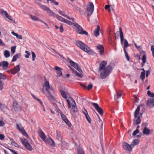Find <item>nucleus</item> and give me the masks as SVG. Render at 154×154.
Wrapping results in <instances>:
<instances>
[{
	"mask_svg": "<svg viewBox=\"0 0 154 154\" xmlns=\"http://www.w3.org/2000/svg\"><path fill=\"white\" fill-rule=\"evenodd\" d=\"M100 30V27L99 25H97V29L94 32V35L95 36L97 37L99 35V31Z\"/></svg>",
	"mask_w": 154,
	"mask_h": 154,
	"instance_id": "nucleus-19",
	"label": "nucleus"
},
{
	"mask_svg": "<svg viewBox=\"0 0 154 154\" xmlns=\"http://www.w3.org/2000/svg\"><path fill=\"white\" fill-rule=\"evenodd\" d=\"M10 140H12L11 141V143L13 145H14L15 146L17 147V145H18V144L17 143H16V142H15L13 141V140H12L11 139Z\"/></svg>",
	"mask_w": 154,
	"mask_h": 154,
	"instance_id": "nucleus-57",
	"label": "nucleus"
},
{
	"mask_svg": "<svg viewBox=\"0 0 154 154\" xmlns=\"http://www.w3.org/2000/svg\"><path fill=\"white\" fill-rule=\"evenodd\" d=\"M107 62L103 61L100 64L99 71H101L100 74V78L103 79L106 78L111 73L112 70V67L111 65H108L106 67Z\"/></svg>",
	"mask_w": 154,
	"mask_h": 154,
	"instance_id": "nucleus-1",
	"label": "nucleus"
},
{
	"mask_svg": "<svg viewBox=\"0 0 154 154\" xmlns=\"http://www.w3.org/2000/svg\"><path fill=\"white\" fill-rule=\"evenodd\" d=\"M124 52L125 53V55L126 58V59L128 61H129V58L128 56V53L126 52L125 49H124Z\"/></svg>",
	"mask_w": 154,
	"mask_h": 154,
	"instance_id": "nucleus-46",
	"label": "nucleus"
},
{
	"mask_svg": "<svg viewBox=\"0 0 154 154\" xmlns=\"http://www.w3.org/2000/svg\"><path fill=\"white\" fill-rule=\"evenodd\" d=\"M9 150H10L12 153H13V154H18V153L16 152L15 151H14V150L10 149V148L8 149Z\"/></svg>",
	"mask_w": 154,
	"mask_h": 154,
	"instance_id": "nucleus-62",
	"label": "nucleus"
},
{
	"mask_svg": "<svg viewBox=\"0 0 154 154\" xmlns=\"http://www.w3.org/2000/svg\"><path fill=\"white\" fill-rule=\"evenodd\" d=\"M25 53L26 54H25V57L26 58H28L29 57V56H30V53H29V51H26L25 52Z\"/></svg>",
	"mask_w": 154,
	"mask_h": 154,
	"instance_id": "nucleus-49",
	"label": "nucleus"
},
{
	"mask_svg": "<svg viewBox=\"0 0 154 154\" xmlns=\"http://www.w3.org/2000/svg\"><path fill=\"white\" fill-rule=\"evenodd\" d=\"M110 5H106L105 6L104 8L108 10L109 8H110Z\"/></svg>",
	"mask_w": 154,
	"mask_h": 154,
	"instance_id": "nucleus-64",
	"label": "nucleus"
},
{
	"mask_svg": "<svg viewBox=\"0 0 154 154\" xmlns=\"http://www.w3.org/2000/svg\"><path fill=\"white\" fill-rule=\"evenodd\" d=\"M35 99L37 100L39 103L41 104L42 105V103L41 101V100L39 98H35Z\"/></svg>",
	"mask_w": 154,
	"mask_h": 154,
	"instance_id": "nucleus-63",
	"label": "nucleus"
},
{
	"mask_svg": "<svg viewBox=\"0 0 154 154\" xmlns=\"http://www.w3.org/2000/svg\"><path fill=\"white\" fill-rule=\"evenodd\" d=\"M58 12L62 16H63L65 17H67V15L65 14V12H64L60 11H58Z\"/></svg>",
	"mask_w": 154,
	"mask_h": 154,
	"instance_id": "nucleus-51",
	"label": "nucleus"
},
{
	"mask_svg": "<svg viewBox=\"0 0 154 154\" xmlns=\"http://www.w3.org/2000/svg\"><path fill=\"white\" fill-rule=\"evenodd\" d=\"M129 46V44L128 43V42L126 39H124V49H125V48L128 47Z\"/></svg>",
	"mask_w": 154,
	"mask_h": 154,
	"instance_id": "nucleus-36",
	"label": "nucleus"
},
{
	"mask_svg": "<svg viewBox=\"0 0 154 154\" xmlns=\"http://www.w3.org/2000/svg\"><path fill=\"white\" fill-rule=\"evenodd\" d=\"M69 62L70 65L72 66L75 69H77L78 71L80 72V73H79L71 66H69V67L71 71H72V72L74 73V75L77 76L78 77L82 78L83 76V75H82L83 72L80 66H79L78 64L75 63L71 60H70Z\"/></svg>",
	"mask_w": 154,
	"mask_h": 154,
	"instance_id": "nucleus-2",
	"label": "nucleus"
},
{
	"mask_svg": "<svg viewBox=\"0 0 154 154\" xmlns=\"http://www.w3.org/2000/svg\"><path fill=\"white\" fill-rule=\"evenodd\" d=\"M139 142V140L137 139H135L131 143V146H134L137 145Z\"/></svg>",
	"mask_w": 154,
	"mask_h": 154,
	"instance_id": "nucleus-31",
	"label": "nucleus"
},
{
	"mask_svg": "<svg viewBox=\"0 0 154 154\" xmlns=\"http://www.w3.org/2000/svg\"><path fill=\"white\" fill-rule=\"evenodd\" d=\"M97 49L99 50L100 54L102 55L104 54V48L103 46L102 45H98L97 46Z\"/></svg>",
	"mask_w": 154,
	"mask_h": 154,
	"instance_id": "nucleus-16",
	"label": "nucleus"
},
{
	"mask_svg": "<svg viewBox=\"0 0 154 154\" xmlns=\"http://www.w3.org/2000/svg\"><path fill=\"white\" fill-rule=\"evenodd\" d=\"M20 70V66L18 65L16 66L13 69L8 70V72L9 73H11V74H15Z\"/></svg>",
	"mask_w": 154,
	"mask_h": 154,
	"instance_id": "nucleus-11",
	"label": "nucleus"
},
{
	"mask_svg": "<svg viewBox=\"0 0 154 154\" xmlns=\"http://www.w3.org/2000/svg\"><path fill=\"white\" fill-rule=\"evenodd\" d=\"M11 34L14 35L16 36V37L18 39H22L23 38L22 35H19L18 34L15 33L14 31H12L11 32Z\"/></svg>",
	"mask_w": 154,
	"mask_h": 154,
	"instance_id": "nucleus-32",
	"label": "nucleus"
},
{
	"mask_svg": "<svg viewBox=\"0 0 154 154\" xmlns=\"http://www.w3.org/2000/svg\"><path fill=\"white\" fill-rule=\"evenodd\" d=\"M60 112H61L60 111ZM60 115L61 116L62 119L63 120V121L68 125L69 127H70L71 125V124L70 122L66 118V116L62 112H60Z\"/></svg>",
	"mask_w": 154,
	"mask_h": 154,
	"instance_id": "nucleus-13",
	"label": "nucleus"
},
{
	"mask_svg": "<svg viewBox=\"0 0 154 154\" xmlns=\"http://www.w3.org/2000/svg\"><path fill=\"white\" fill-rule=\"evenodd\" d=\"M147 94L149 97H154V93L151 92L150 91H147Z\"/></svg>",
	"mask_w": 154,
	"mask_h": 154,
	"instance_id": "nucleus-41",
	"label": "nucleus"
},
{
	"mask_svg": "<svg viewBox=\"0 0 154 154\" xmlns=\"http://www.w3.org/2000/svg\"><path fill=\"white\" fill-rule=\"evenodd\" d=\"M139 132V130H136L134 131L132 134V135L133 136L137 134Z\"/></svg>",
	"mask_w": 154,
	"mask_h": 154,
	"instance_id": "nucleus-55",
	"label": "nucleus"
},
{
	"mask_svg": "<svg viewBox=\"0 0 154 154\" xmlns=\"http://www.w3.org/2000/svg\"><path fill=\"white\" fill-rule=\"evenodd\" d=\"M22 134L24 135L26 137H27V138H29V135L27 134V133L25 131H23V133H22Z\"/></svg>",
	"mask_w": 154,
	"mask_h": 154,
	"instance_id": "nucleus-56",
	"label": "nucleus"
},
{
	"mask_svg": "<svg viewBox=\"0 0 154 154\" xmlns=\"http://www.w3.org/2000/svg\"><path fill=\"white\" fill-rule=\"evenodd\" d=\"M77 152V154H85L83 149L81 147L78 148Z\"/></svg>",
	"mask_w": 154,
	"mask_h": 154,
	"instance_id": "nucleus-30",
	"label": "nucleus"
},
{
	"mask_svg": "<svg viewBox=\"0 0 154 154\" xmlns=\"http://www.w3.org/2000/svg\"><path fill=\"white\" fill-rule=\"evenodd\" d=\"M57 138L59 140L61 139V135L60 133V132H59L57 131Z\"/></svg>",
	"mask_w": 154,
	"mask_h": 154,
	"instance_id": "nucleus-43",
	"label": "nucleus"
},
{
	"mask_svg": "<svg viewBox=\"0 0 154 154\" xmlns=\"http://www.w3.org/2000/svg\"><path fill=\"white\" fill-rule=\"evenodd\" d=\"M40 6V8L49 14L50 16H51L55 14V13L51 10L46 5L37 3Z\"/></svg>",
	"mask_w": 154,
	"mask_h": 154,
	"instance_id": "nucleus-6",
	"label": "nucleus"
},
{
	"mask_svg": "<svg viewBox=\"0 0 154 154\" xmlns=\"http://www.w3.org/2000/svg\"><path fill=\"white\" fill-rule=\"evenodd\" d=\"M49 94V96H47V97L48 99L52 103L54 106L55 107L57 108V105L55 103L54 101L55 100V98L51 94V93L49 92V93H48ZM57 109V108H56Z\"/></svg>",
	"mask_w": 154,
	"mask_h": 154,
	"instance_id": "nucleus-14",
	"label": "nucleus"
},
{
	"mask_svg": "<svg viewBox=\"0 0 154 154\" xmlns=\"http://www.w3.org/2000/svg\"><path fill=\"white\" fill-rule=\"evenodd\" d=\"M119 32L120 34V38L121 40V44L123 43V42L124 41V36L123 33L122 32V29L121 27H120L119 28Z\"/></svg>",
	"mask_w": 154,
	"mask_h": 154,
	"instance_id": "nucleus-21",
	"label": "nucleus"
},
{
	"mask_svg": "<svg viewBox=\"0 0 154 154\" xmlns=\"http://www.w3.org/2000/svg\"><path fill=\"white\" fill-rule=\"evenodd\" d=\"M85 115L87 120L88 121L89 123H91V120L88 113H86V114Z\"/></svg>",
	"mask_w": 154,
	"mask_h": 154,
	"instance_id": "nucleus-38",
	"label": "nucleus"
},
{
	"mask_svg": "<svg viewBox=\"0 0 154 154\" xmlns=\"http://www.w3.org/2000/svg\"><path fill=\"white\" fill-rule=\"evenodd\" d=\"M4 54L6 58L9 57L10 56V52L7 50L4 52Z\"/></svg>",
	"mask_w": 154,
	"mask_h": 154,
	"instance_id": "nucleus-40",
	"label": "nucleus"
},
{
	"mask_svg": "<svg viewBox=\"0 0 154 154\" xmlns=\"http://www.w3.org/2000/svg\"><path fill=\"white\" fill-rule=\"evenodd\" d=\"M49 1H51L52 3H54L56 5H58V2H57L55 0H49Z\"/></svg>",
	"mask_w": 154,
	"mask_h": 154,
	"instance_id": "nucleus-53",
	"label": "nucleus"
},
{
	"mask_svg": "<svg viewBox=\"0 0 154 154\" xmlns=\"http://www.w3.org/2000/svg\"><path fill=\"white\" fill-rule=\"evenodd\" d=\"M0 12L3 15H5L6 16L8 14L6 11H5L3 9L1 10Z\"/></svg>",
	"mask_w": 154,
	"mask_h": 154,
	"instance_id": "nucleus-44",
	"label": "nucleus"
},
{
	"mask_svg": "<svg viewBox=\"0 0 154 154\" xmlns=\"http://www.w3.org/2000/svg\"><path fill=\"white\" fill-rule=\"evenodd\" d=\"M0 109L1 111L4 112H6L8 109L7 106L1 103H0Z\"/></svg>",
	"mask_w": 154,
	"mask_h": 154,
	"instance_id": "nucleus-20",
	"label": "nucleus"
},
{
	"mask_svg": "<svg viewBox=\"0 0 154 154\" xmlns=\"http://www.w3.org/2000/svg\"><path fill=\"white\" fill-rule=\"evenodd\" d=\"M77 46L84 51H88L89 50V47L87 46L84 43L79 41L76 42Z\"/></svg>",
	"mask_w": 154,
	"mask_h": 154,
	"instance_id": "nucleus-8",
	"label": "nucleus"
},
{
	"mask_svg": "<svg viewBox=\"0 0 154 154\" xmlns=\"http://www.w3.org/2000/svg\"><path fill=\"white\" fill-rule=\"evenodd\" d=\"M140 107L139 106H138L136 110H135L134 113V117L135 118H137L136 120L135 124L137 125L140 123L141 120L140 118V116L139 115L140 114L141 116H142V114L141 113H140Z\"/></svg>",
	"mask_w": 154,
	"mask_h": 154,
	"instance_id": "nucleus-5",
	"label": "nucleus"
},
{
	"mask_svg": "<svg viewBox=\"0 0 154 154\" xmlns=\"http://www.w3.org/2000/svg\"><path fill=\"white\" fill-rule=\"evenodd\" d=\"M94 8L93 3L91 2H90L86 8V11L88 12V16H91L92 14L94 11Z\"/></svg>",
	"mask_w": 154,
	"mask_h": 154,
	"instance_id": "nucleus-7",
	"label": "nucleus"
},
{
	"mask_svg": "<svg viewBox=\"0 0 154 154\" xmlns=\"http://www.w3.org/2000/svg\"><path fill=\"white\" fill-rule=\"evenodd\" d=\"M60 31L61 32H62L63 31V28L62 25H61L60 27Z\"/></svg>",
	"mask_w": 154,
	"mask_h": 154,
	"instance_id": "nucleus-61",
	"label": "nucleus"
},
{
	"mask_svg": "<svg viewBox=\"0 0 154 154\" xmlns=\"http://www.w3.org/2000/svg\"><path fill=\"white\" fill-rule=\"evenodd\" d=\"M146 56L144 54L143 56L142 61L143 63H145L146 62Z\"/></svg>",
	"mask_w": 154,
	"mask_h": 154,
	"instance_id": "nucleus-52",
	"label": "nucleus"
},
{
	"mask_svg": "<svg viewBox=\"0 0 154 154\" xmlns=\"http://www.w3.org/2000/svg\"><path fill=\"white\" fill-rule=\"evenodd\" d=\"M20 140L22 143L25 146L29 143L28 140L25 138H20Z\"/></svg>",
	"mask_w": 154,
	"mask_h": 154,
	"instance_id": "nucleus-29",
	"label": "nucleus"
},
{
	"mask_svg": "<svg viewBox=\"0 0 154 154\" xmlns=\"http://www.w3.org/2000/svg\"><path fill=\"white\" fill-rule=\"evenodd\" d=\"M91 103L93 105L95 109L99 113L102 115L103 114V111L102 108H101L97 103L91 102Z\"/></svg>",
	"mask_w": 154,
	"mask_h": 154,
	"instance_id": "nucleus-9",
	"label": "nucleus"
},
{
	"mask_svg": "<svg viewBox=\"0 0 154 154\" xmlns=\"http://www.w3.org/2000/svg\"><path fill=\"white\" fill-rule=\"evenodd\" d=\"M6 17L10 20H11L12 21L14 20H13V19L12 18V17L11 16L9 15L8 14Z\"/></svg>",
	"mask_w": 154,
	"mask_h": 154,
	"instance_id": "nucleus-59",
	"label": "nucleus"
},
{
	"mask_svg": "<svg viewBox=\"0 0 154 154\" xmlns=\"http://www.w3.org/2000/svg\"><path fill=\"white\" fill-rule=\"evenodd\" d=\"M76 9L79 11L80 14H83L84 13L83 11L82 10L81 8L77 7L76 8Z\"/></svg>",
	"mask_w": 154,
	"mask_h": 154,
	"instance_id": "nucleus-47",
	"label": "nucleus"
},
{
	"mask_svg": "<svg viewBox=\"0 0 154 154\" xmlns=\"http://www.w3.org/2000/svg\"><path fill=\"white\" fill-rule=\"evenodd\" d=\"M84 51H86L88 53V54L89 55H94L95 54V53L93 52L92 51L90 50V49L89 48V50L88 51H87L86 50H85Z\"/></svg>",
	"mask_w": 154,
	"mask_h": 154,
	"instance_id": "nucleus-42",
	"label": "nucleus"
},
{
	"mask_svg": "<svg viewBox=\"0 0 154 154\" xmlns=\"http://www.w3.org/2000/svg\"><path fill=\"white\" fill-rule=\"evenodd\" d=\"M72 107L73 111L74 112H77L78 109L76 106V105L74 104L72 105Z\"/></svg>",
	"mask_w": 154,
	"mask_h": 154,
	"instance_id": "nucleus-39",
	"label": "nucleus"
},
{
	"mask_svg": "<svg viewBox=\"0 0 154 154\" xmlns=\"http://www.w3.org/2000/svg\"><path fill=\"white\" fill-rule=\"evenodd\" d=\"M2 66L5 69H6L8 67L9 63L7 61H4L1 62Z\"/></svg>",
	"mask_w": 154,
	"mask_h": 154,
	"instance_id": "nucleus-23",
	"label": "nucleus"
},
{
	"mask_svg": "<svg viewBox=\"0 0 154 154\" xmlns=\"http://www.w3.org/2000/svg\"><path fill=\"white\" fill-rule=\"evenodd\" d=\"M39 135L42 140L46 143H49V144L51 145L54 144V142L51 138L48 139L42 131L41 130L39 131Z\"/></svg>",
	"mask_w": 154,
	"mask_h": 154,
	"instance_id": "nucleus-4",
	"label": "nucleus"
},
{
	"mask_svg": "<svg viewBox=\"0 0 154 154\" xmlns=\"http://www.w3.org/2000/svg\"><path fill=\"white\" fill-rule=\"evenodd\" d=\"M5 123L2 121L0 120V127H2L5 125Z\"/></svg>",
	"mask_w": 154,
	"mask_h": 154,
	"instance_id": "nucleus-60",
	"label": "nucleus"
},
{
	"mask_svg": "<svg viewBox=\"0 0 154 154\" xmlns=\"http://www.w3.org/2000/svg\"><path fill=\"white\" fill-rule=\"evenodd\" d=\"M5 136L3 134H0V140H3L4 139Z\"/></svg>",
	"mask_w": 154,
	"mask_h": 154,
	"instance_id": "nucleus-58",
	"label": "nucleus"
},
{
	"mask_svg": "<svg viewBox=\"0 0 154 154\" xmlns=\"http://www.w3.org/2000/svg\"><path fill=\"white\" fill-rule=\"evenodd\" d=\"M25 146L27 149L29 151H31L32 150V147L29 143H28Z\"/></svg>",
	"mask_w": 154,
	"mask_h": 154,
	"instance_id": "nucleus-34",
	"label": "nucleus"
},
{
	"mask_svg": "<svg viewBox=\"0 0 154 154\" xmlns=\"http://www.w3.org/2000/svg\"><path fill=\"white\" fill-rule=\"evenodd\" d=\"M17 129L22 133L23 132V131H25V130L23 128V127L21 125H19L17 124Z\"/></svg>",
	"mask_w": 154,
	"mask_h": 154,
	"instance_id": "nucleus-27",
	"label": "nucleus"
},
{
	"mask_svg": "<svg viewBox=\"0 0 154 154\" xmlns=\"http://www.w3.org/2000/svg\"><path fill=\"white\" fill-rule=\"evenodd\" d=\"M52 16L55 17L58 20H60V21L63 22L64 23V21H65V19L62 17L60 16L57 14H56L55 13V14L53 15H52Z\"/></svg>",
	"mask_w": 154,
	"mask_h": 154,
	"instance_id": "nucleus-24",
	"label": "nucleus"
},
{
	"mask_svg": "<svg viewBox=\"0 0 154 154\" xmlns=\"http://www.w3.org/2000/svg\"><path fill=\"white\" fill-rule=\"evenodd\" d=\"M55 69L56 70V73L59 76L62 75V73L61 71L62 70V69L61 68L57 66H55Z\"/></svg>",
	"mask_w": 154,
	"mask_h": 154,
	"instance_id": "nucleus-18",
	"label": "nucleus"
},
{
	"mask_svg": "<svg viewBox=\"0 0 154 154\" xmlns=\"http://www.w3.org/2000/svg\"><path fill=\"white\" fill-rule=\"evenodd\" d=\"M44 86L45 88L46 91H47L48 93H49L50 92L48 90V88H49L50 85L48 82L46 81L44 83Z\"/></svg>",
	"mask_w": 154,
	"mask_h": 154,
	"instance_id": "nucleus-28",
	"label": "nucleus"
},
{
	"mask_svg": "<svg viewBox=\"0 0 154 154\" xmlns=\"http://www.w3.org/2000/svg\"><path fill=\"white\" fill-rule=\"evenodd\" d=\"M21 56V54L20 53L17 54L14 56L12 62H14L17 59L19 58Z\"/></svg>",
	"mask_w": 154,
	"mask_h": 154,
	"instance_id": "nucleus-25",
	"label": "nucleus"
},
{
	"mask_svg": "<svg viewBox=\"0 0 154 154\" xmlns=\"http://www.w3.org/2000/svg\"><path fill=\"white\" fill-rule=\"evenodd\" d=\"M143 133L144 134L146 135H148L150 133V130L147 127H145L143 129Z\"/></svg>",
	"mask_w": 154,
	"mask_h": 154,
	"instance_id": "nucleus-26",
	"label": "nucleus"
},
{
	"mask_svg": "<svg viewBox=\"0 0 154 154\" xmlns=\"http://www.w3.org/2000/svg\"><path fill=\"white\" fill-rule=\"evenodd\" d=\"M131 146L125 142L122 143V146L123 149L126 151H131L132 150V148L131 147Z\"/></svg>",
	"mask_w": 154,
	"mask_h": 154,
	"instance_id": "nucleus-12",
	"label": "nucleus"
},
{
	"mask_svg": "<svg viewBox=\"0 0 154 154\" xmlns=\"http://www.w3.org/2000/svg\"><path fill=\"white\" fill-rule=\"evenodd\" d=\"M145 71H142L141 72V75H140V78L143 80L145 78Z\"/></svg>",
	"mask_w": 154,
	"mask_h": 154,
	"instance_id": "nucleus-35",
	"label": "nucleus"
},
{
	"mask_svg": "<svg viewBox=\"0 0 154 154\" xmlns=\"http://www.w3.org/2000/svg\"><path fill=\"white\" fill-rule=\"evenodd\" d=\"M61 93L62 97L65 99H67V96L66 93L63 91L61 90H60L59 91Z\"/></svg>",
	"mask_w": 154,
	"mask_h": 154,
	"instance_id": "nucleus-33",
	"label": "nucleus"
},
{
	"mask_svg": "<svg viewBox=\"0 0 154 154\" xmlns=\"http://www.w3.org/2000/svg\"><path fill=\"white\" fill-rule=\"evenodd\" d=\"M31 54L32 57V60L34 61L35 60V58L36 57V55L34 52L32 51Z\"/></svg>",
	"mask_w": 154,
	"mask_h": 154,
	"instance_id": "nucleus-50",
	"label": "nucleus"
},
{
	"mask_svg": "<svg viewBox=\"0 0 154 154\" xmlns=\"http://www.w3.org/2000/svg\"><path fill=\"white\" fill-rule=\"evenodd\" d=\"M147 104L151 107H154V98H151L148 100Z\"/></svg>",
	"mask_w": 154,
	"mask_h": 154,
	"instance_id": "nucleus-22",
	"label": "nucleus"
},
{
	"mask_svg": "<svg viewBox=\"0 0 154 154\" xmlns=\"http://www.w3.org/2000/svg\"><path fill=\"white\" fill-rule=\"evenodd\" d=\"M75 22H72L69 20H68L66 19L65 20V21H64V23L69 24V25H72L74 26V24L75 23Z\"/></svg>",
	"mask_w": 154,
	"mask_h": 154,
	"instance_id": "nucleus-37",
	"label": "nucleus"
},
{
	"mask_svg": "<svg viewBox=\"0 0 154 154\" xmlns=\"http://www.w3.org/2000/svg\"><path fill=\"white\" fill-rule=\"evenodd\" d=\"M31 17L32 19L33 20L37 21L39 20L38 18L35 16H32L31 15Z\"/></svg>",
	"mask_w": 154,
	"mask_h": 154,
	"instance_id": "nucleus-48",
	"label": "nucleus"
},
{
	"mask_svg": "<svg viewBox=\"0 0 154 154\" xmlns=\"http://www.w3.org/2000/svg\"><path fill=\"white\" fill-rule=\"evenodd\" d=\"M13 106L15 111H19L21 109V106L18 103H14L13 104Z\"/></svg>",
	"mask_w": 154,
	"mask_h": 154,
	"instance_id": "nucleus-15",
	"label": "nucleus"
},
{
	"mask_svg": "<svg viewBox=\"0 0 154 154\" xmlns=\"http://www.w3.org/2000/svg\"><path fill=\"white\" fill-rule=\"evenodd\" d=\"M7 79V76L3 73H0V91H2L3 88V83L2 80H5Z\"/></svg>",
	"mask_w": 154,
	"mask_h": 154,
	"instance_id": "nucleus-10",
	"label": "nucleus"
},
{
	"mask_svg": "<svg viewBox=\"0 0 154 154\" xmlns=\"http://www.w3.org/2000/svg\"><path fill=\"white\" fill-rule=\"evenodd\" d=\"M16 48V46H14L11 48V51L12 54H14L15 52V50Z\"/></svg>",
	"mask_w": 154,
	"mask_h": 154,
	"instance_id": "nucleus-45",
	"label": "nucleus"
},
{
	"mask_svg": "<svg viewBox=\"0 0 154 154\" xmlns=\"http://www.w3.org/2000/svg\"><path fill=\"white\" fill-rule=\"evenodd\" d=\"M123 91L122 90H119L118 91H116V94L114 96V100H116L119 98L121 97V95L122 94Z\"/></svg>",
	"mask_w": 154,
	"mask_h": 154,
	"instance_id": "nucleus-17",
	"label": "nucleus"
},
{
	"mask_svg": "<svg viewBox=\"0 0 154 154\" xmlns=\"http://www.w3.org/2000/svg\"><path fill=\"white\" fill-rule=\"evenodd\" d=\"M93 87V85L91 84H90L88 85V87L87 88L88 89V90H90Z\"/></svg>",
	"mask_w": 154,
	"mask_h": 154,
	"instance_id": "nucleus-54",
	"label": "nucleus"
},
{
	"mask_svg": "<svg viewBox=\"0 0 154 154\" xmlns=\"http://www.w3.org/2000/svg\"><path fill=\"white\" fill-rule=\"evenodd\" d=\"M74 26L75 27V29L77 33L80 35H88V34L87 32L84 30L83 28L79 24L75 22Z\"/></svg>",
	"mask_w": 154,
	"mask_h": 154,
	"instance_id": "nucleus-3",
	"label": "nucleus"
}]
</instances>
